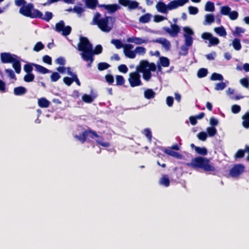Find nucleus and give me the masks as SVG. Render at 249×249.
Segmentation results:
<instances>
[{"mask_svg": "<svg viewBox=\"0 0 249 249\" xmlns=\"http://www.w3.org/2000/svg\"><path fill=\"white\" fill-rule=\"evenodd\" d=\"M246 152V147L244 150L239 149L238 150L234 155V158L235 159H241L244 157L245 153Z\"/></svg>", "mask_w": 249, "mask_h": 249, "instance_id": "nucleus-43", "label": "nucleus"}, {"mask_svg": "<svg viewBox=\"0 0 249 249\" xmlns=\"http://www.w3.org/2000/svg\"><path fill=\"white\" fill-rule=\"evenodd\" d=\"M128 7L129 9H135L138 8L139 3L135 0H129Z\"/></svg>", "mask_w": 249, "mask_h": 249, "instance_id": "nucleus-45", "label": "nucleus"}, {"mask_svg": "<svg viewBox=\"0 0 249 249\" xmlns=\"http://www.w3.org/2000/svg\"><path fill=\"white\" fill-rule=\"evenodd\" d=\"M105 79L107 82L109 84H112L114 81V77L110 74H107L105 76Z\"/></svg>", "mask_w": 249, "mask_h": 249, "instance_id": "nucleus-58", "label": "nucleus"}, {"mask_svg": "<svg viewBox=\"0 0 249 249\" xmlns=\"http://www.w3.org/2000/svg\"><path fill=\"white\" fill-rule=\"evenodd\" d=\"M215 7L214 3L209 1L205 4V10L208 12H213L214 11Z\"/></svg>", "mask_w": 249, "mask_h": 249, "instance_id": "nucleus-31", "label": "nucleus"}, {"mask_svg": "<svg viewBox=\"0 0 249 249\" xmlns=\"http://www.w3.org/2000/svg\"><path fill=\"white\" fill-rule=\"evenodd\" d=\"M156 8L159 12L164 14L168 13L167 5L162 1L158 2L156 6Z\"/></svg>", "mask_w": 249, "mask_h": 249, "instance_id": "nucleus-13", "label": "nucleus"}, {"mask_svg": "<svg viewBox=\"0 0 249 249\" xmlns=\"http://www.w3.org/2000/svg\"><path fill=\"white\" fill-rule=\"evenodd\" d=\"M55 30L58 33H61L64 36L69 35L71 32V28L70 26H65L63 20H60L55 24Z\"/></svg>", "mask_w": 249, "mask_h": 249, "instance_id": "nucleus-7", "label": "nucleus"}, {"mask_svg": "<svg viewBox=\"0 0 249 249\" xmlns=\"http://www.w3.org/2000/svg\"><path fill=\"white\" fill-rule=\"evenodd\" d=\"M0 56L1 62L4 64L11 63L17 57L16 55L9 53H1Z\"/></svg>", "mask_w": 249, "mask_h": 249, "instance_id": "nucleus-10", "label": "nucleus"}, {"mask_svg": "<svg viewBox=\"0 0 249 249\" xmlns=\"http://www.w3.org/2000/svg\"><path fill=\"white\" fill-rule=\"evenodd\" d=\"M27 92V89L25 88L22 86L15 88L14 89V93L16 96L22 95Z\"/></svg>", "mask_w": 249, "mask_h": 249, "instance_id": "nucleus-16", "label": "nucleus"}, {"mask_svg": "<svg viewBox=\"0 0 249 249\" xmlns=\"http://www.w3.org/2000/svg\"><path fill=\"white\" fill-rule=\"evenodd\" d=\"M144 131V135L147 137L148 141L149 142H151L152 140V137L151 131L148 128L145 129Z\"/></svg>", "mask_w": 249, "mask_h": 249, "instance_id": "nucleus-61", "label": "nucleus"}, {"mask_svg": "<svg viewBox=\"0 0 249 249\" xmlns=\"http://www.w3.org/2000/svg\"><path fill=\"white\" fill-rule=\"evenodd\" d=\"M241 110V107L237 105H234L231 107V111L232 113L236 114L239 112Z\"/></svg>", "mask_w": 249, "mask_h": 249, "instance_id": "nucleus-63", "label": "nucleus"}, {"mask_svg": "<svg viewBox=\"0 0 249 249\" xmlns=\"http://www.w3.org/2000/svg\"><path fill=\"white\" fill-rule=\"evenodd\" d=\"M19 13L24 16L32 18H36L40 15L39 10L34 9V5L31 3L22 6L19 9Z\"/></svg>", "mask_w": 249, "mask_h": 249, "instance_id": "nucleus-6", "label": "nucleus"}, {"mask_svg": "<svg viewBox=\"0 0 249 249\" xmlns=\"http://www.w3.org/2000/svg\"><path fill=\"white\" fill-rule=\"evenodd\" d=\"M164 31L168 33L171 36L177 37L180 32V27L176 24L171 25V29L168 27H164Z\"/></svg>", "mask_w": 249, "mask_h": 249, "instance_id": "nucleus-11", "label": "nucleus"}, {"mask_svg": "<svg viewBox=\"0 0 249 249\" xmlns=\"http://www.w3.org/2000/svg\"><path fill=\"white\" fill-rule=\"evenodd\" d=\"M207 132L210 137H213L217 133V130L214 127L211 126L207 127Z\"/></svg>", "mask_w": 249, "mask_h": 249, "instance_id": "nucleus-39", "label": "nucleus"}, {"mask_svg": "<svg viewBox=\"0 0 249 249\" xmlns=\"http://www.w3.org/2000/svg\"><path fill=\"white\" fill-rule=\"evenodd\" d=\"M116 82L117 86H122L124 84L125 80L123 76L117 75L116 76Z\"/></svg>", "mask_w": 249, "mask_h": 249, "instance_id": "nucleus-41", "label": "nucleus"}, {"mask_svg": "<svg viewBox=\"0 0 249 249\" xmlns=\"http://www.w3.org/2000/svg\"><path fill=\"white\" fill-rule=\"evenodd\" d=\"M63 82L68 86H70L73 83V77H64L63 78Z\"/></svg>", "mask_w": 249, "mask_h": 249, "instance_id": "nucleus-55", "label": "nucleus"}, {"mask_svg": "<svg viewBox=\"0 0 249 249\" xmlns=\"http://www.w3.org/2000/svg\"><path fill=\"white\" fill-rule=\"evenodd\" d=\"M189 13L191 15H196L198 12V9L197 7L193 6H190L188 7Z\"/></svg>", "mask_w": 249, "mask_h": 249, "instance_id": "nucleus-57", "label": "nucleus"}, {"mask_svg": "<svg viewBox=\"0 0 249 249\" xmlns=\"http://www.w3.org/2000/svg\"><path fill=\"white\" fill-rule=\"evenodd\" d=\"M151 17L150 14L146 13L140 18L139 21L143 23H148L150 20Z\"/></svg>", "mask_w": 249, "mask_h": 249, "instance_id": "nucleus-28", "label": "nucleus"}, {"mask_svg": "<svg viewBox=\"0 0 249 249\" xmlns=\"http://www.w3.org/2000/svg\"><path fill=\"white\" fill-rule=\"evenodd\" d=\"M50 102L45 98L42 97L38 99V105L41 108H47L49 107Z\"/></svg>", "mask_w": 249, "mask_h": 249, "instance_id": "nucleus-17", "label": "nucleus"}, {"mask_svg": "<svg viewBox=\"0 0 249 249\" xmlns=\"http://www.w3.org/2000/svg\"><path fill=\"white\" fill-rule=\"evenodd\" d=\"M156 71V66L154 63H149L146 60H142L139 65L136 67V71L130 72L128 81L131 87H135L142 85L140 72L142 73L143 78L148 81L151 78V71Z\"/></svg>", "mask_w": 249, "mask_h": 249, "instance_id": "nucleus-1", "label": "nucleus"}, {"mask_svg": "<svg viewBox=\"0 0 249 249\" xmlns=\"http://www.w3.org/2000/svg\"><path fill=\"white\" fill-rule=\"evenodd\" d=\"M86 5L87 8L94 9L98 4V0H85Z\"/></svg>", "mask_w": 249, "mask_h": 249, "instance_id": "nucleus-20", "label": "nucleus"}, {"mask_svg": "<svg viewBox=\"0 0 249 249\" xmlns=\"http://www.w3.org/2000/svg\"><path fill=\"white\" fill-rule=\"evenodd\" d=\"M111 43L115 45V47L117 49H120L122 47H124L123 43L120 39H113L111 41Z\"/></svg>", "mask_w": 249, "mask_h": 249, "instance_id": "nucleus-29", "label": "nucleus"}, {"mask_svg": "<svg viewBox=\"0 0 249 249\" xmlns=\"http://www.w3.org/2000/svg\"><path fill=\"white\" fill-rule=\"evenodd\" d=\"M160 64L163 67H168L170 65L169 59L165 56L160 57Z\"/></svg>", "mask_w": 249, "mask_h": 249, "instance_id": "nucleus-25", "label": "nucleus"}, {"mask_svg": "<svg viewBox=\"0 0 249 249\" xmlns=\"http://www.w3.org/2000/svg\"><path fill=\"white\" fill-rule=\"evenodd\" d=\"M160 184L165 186L168 187L170 185V180L166 175H163L160 180Z\"/></svg>", "mask_w": 249, "mask_h": 249, "instance_id": "nucleus-27", "label": "nucleus"}, {"mask_svg": "<svg viewBox=\"0 0 249 249\" xmlns=\"http://www.w3.org/2000/svg\"><path fill=\"white\" fill-rule=\"evenodd\" d=\"M201 37L204 40L209 41V47L217 45L219 43V40L218 38L213 36V35L208 32H204L201 35Z\"/></svg>", "mask_w": 249, "mask_h": 249, "instance_id": "nucleus-8", "label": "nucleus"}, {"mask_svg": "<svg viewBox=\"0 0 249 249\" xmlns=\"http://www.w3.org/2000/svg\"><path fill=\"white\" fill-rule=\"evenodd\" d=\"M164 152L168 155L175 157L178 159H180L182 158V155L180 154L177 152L173 151L171 149H166L164 150Z\"/></svg>", "mask_w": 249, "mask_h": 249, "instance_id": "nucleus-22", "label": "nucleus"}, {"mask_svg": "<svg viewBox=\"0 0 249 249\" xmlns=\"http://www.w3.org/2000/svg\"><path fill=\"white\" fill-rule=\"evenodd\" d=\"M245 170V166L242 164L235 165L230 171L231 177L236 178L242 174Z\"/></svg>", "mask_w": 249, "mask_h": 249, "instance_id": "nucleus-9", "label": "nucleus"}, {"mask_svg": "<svg viewBox=\"0 0 249 249\" xmlns=\"http://www.w3.org/2000/svg\"><path fill=\"white\" fill-rule=\"evenodd\" d=\"M178 0H174L171 1L167 4L168 10H172L178 7V6H183L182 4Z\"/></svg>", "mask_w": 249, "mask_h": 249, "instance_id": "nucleus-15", "label": "nucleus"}, {"mask_svg": "<svg viewBox=\"0 0 249 249\" xmlns=\"http://www.w3.org/2000/svg\"><path fill=\"white\" fill-rule=\"evenodd\" d=\"M135 54L138 53L140 55H143L145 53L146 49L143 47L138 46L135 49Z\"/></svg>", "mask_w": 249, "mask_h": 249, "instance_id": "nucleus-47", "label": "nucleus"}, {"mask_svg": "<svg viewBox=\"0 0 249 249\" xmlns=\"http://www.w3.org/2000/svg\"><path fill=\"white\" fill-rule=\"evenodd\" d=\"M214 21V17L212 14H208L205 16V21L211 24Z\"/></svg>", "mask_w": 249, "mask_h": 249, "instance_id": "nucleus-46", "label": "nucleus"}, {"mask_svg": "<svg viewBox=\"0 0 249 249\" xmlns=\"http://www.w3.org/2000/svg\"><path fill=\"white\" fill-rule=\"evenodd\" d=\"M120 6L117 4H107V6H106V9L110 13H114L120 9Z\"/></svg>", "mask_w": 249, "mask_h": 249, "instance_id": "nucleus-19", "label": "nucleus"}, {"mask_svg": "<svg viewBox=\"0 0 249 249\" xmlns=\"http://www.w3.org/2000/svg\"><path fill=\"white\" fill-rule=\"evenodd\" d=\"M118 69L120 72L124 73H126L128 71V68L124 64H121L118 67Z\"/></svg>", "mask_w": 249, "mask_h": 249, "instance_id": "nucleus-60", "label": "nucleus"}, {"mask_svg": "<svg viewBox=\"0 0 249 249\" xmlns=\"http://www.w3.org/2000/svg\"><path fill=\"white\" fill-rule=\"evenodd\" d=\"M232 46L234 49L236 51L241 50L242 46L240 43V39L237 38H234L232 41Z\"/></svg>", "mask_w": 249, "mask_h": 249, "instance_id": "nucleus-32", "label": "nucleus"}, {"mask_svg": "<svg viewBox=\"0 0 249 249\" xmlns=\"http://www.w3.org/2000/svg\"><path fill=\"white\" fill-rule=\"evenodd\" d=\"M35 63H27L24 65L23 69L27 73H32L33 70V67H35Z\"/></svg>", "mask_w": 249, "mask_h": 249, "instance_id": "nucleus-30", "label": "nucleus"}, {"mask_svg": "<svg viewBox=\"0 0 249 249\" xmlns=\"http://www.w3.org/2000/svg\"><path fill=\"white\" fill-rule=\"evenodd\" d=\"M88 137H89L92 139H93L94 138H99L96 140V142L103 147H107L109 146V142H103V138L102 137L99 136L95 131L92 130L90 129L84 131L81 135H75L74 136L76 139L79 140L82 143L86 142Z\"/></svg>", "mask_w": 249, "mask_h": 249, "instance_id": "nucleus-5", "label": "nucleus"}, {"mask_svg": "<svg viewBox=\"0 0 249 249\" xmlns=\"http://www.w3.org/2000/svg\"><path fill=\"white\" fill-rule=\"evenodd\" d=\"M186 165L193 169H201L206 172H215V167L211 164L210 160L205 157L198 156L192 159L191 162L185 163Z\"/></svg>", "mask_w": 249, "mask_h": 249, "instance_id": "nucleus-3", "label": "nucleus"}, {"mask_svg": "<svg viewBox=\"0 0 249 249\" xmlns=\"http://www.w3.org/2000/svg\"><path fill=\"white\" fill-rule=\"evenodd\" d=\"M161 45L166 51H169L171 48V43L166 38L163 40Z\"/></svg>", "mask_w": 249, "mask_h": 249, "instance_id": "nucleus-54", "label": "nucleus"}, {"mask_svg": "<svg viewBox=\"0 0 249 249\" xmlns=\"http://www.w3.org/2000/svg\"><path fill=\"white\" fill-rule=\"evenodd\" d=\"M226 87V84L224 82H221L216 84L214 89L216 90H223Z\"/></svg>", "mask_w": 249, "mask_h": 249, "instance_id": "nucleus-51", "label": "nucleus"}, {"mask_svg": "<svg viewBox=\"0 0 249 249\" xmlns=\"http://www.w3.org/2000/svg\"><path fill=\"white\" fill-rule=\"evenodd\" d=\"M82 99L86 103H91L93 101L94 98L89 95L85 94L82 96Z\"/></svg>", "mask_w": 249, "mask_h": 249, "instance_id": "nucleus-38", "label": "nucleus"}, {"mask_svg": "<svg viewBox=\"0 0 249 249\" xmlns=\"http://www.w3.org/2000/svg\"><path fill=\"white\" fill-rule=\"evenodd\" d=\"M155 95V92L152 89H147L144 92V96L147 99H151L154 98Z\"/></svg>", "mask_w": 249, "mask_h": 249, "instance_id": "nucleus-24", "label": "nucleus"}, {"mask_svg": "<svg viewBox=\"0 0 249 249\" xmlns=\"http://www.w3.org/2000/svg\"><path fill=\"white\" fill-rule=\"evenodd\" d=\"M35 70L40 73L46 74L51 72V71L48 69L44 67L43 66L35 63Z\"/></svg>", "mask_w": 249, "mask_h": 249, "instance_id": "nucleus-18", "label": "nucleus"}, {"mask_svg": "<svg viewBox=\"0 0 249 249\" xmlns=\"http://www.w3.org/2000/svg\"><path fill=\"white\" fill-rule=\"evenodd\" d=\"M243 121L242 122L243 126L246 128H249V112H246L245 115L242 116Z\"/></svg>", "mask_w": 249, "mask_h": 249, "instance_id": "nucleus-26", "label": "nucleus"}, {"mask_svg": "<svg viewBox=\"0 0 249 249\" xmlns=\"http://www.w3.org/2000/svg\"><path fill=\"white\" fill-rule=\"evenodd\" d=\"M35 79V75L32 73H27L24 75L23 79L25 82L29 83L34 81Z\"/></svg>", "mask_w": 249, "mask_h": 249, "instance_id": "nucleus-35", "label": "nucleus"}, {"mask_svg": "<svg viewBox=\"0 0 249 249\" xmlns=\"http://www.w3.org/2000/svg\"><path fill=\"white\" fill-rule=\"evenodd\" d=\"M44 48V46L41 42H37L34 47V50L36 52H39Z\"/></svg>", "mask_w": 249, "mask_h": 249, "instance_id": "nucleus-50", "label": "nucleus"}, {"mask_svg": "<svg viewBox=\"0 0 249 249\" xmlns=\"http://www.w3.org/2000/svg\"><path fill=\"white\" fill-rule=\"evenodd\" d=\"M241 84L246 89L249 88V82L247 78H243L240 80Z\"/></svg>", "mask_w": 249, "mask_h": 249, "instance_id": "nucleus-56", "label": "nucleus"}, {"mask_svg": "<svg viewBox=\"0 0 249 249\" xmlns=\"http://www.w3.org/2000/svg\"><path fill=\"white\" fill-rule=\"evenodd\" d=\"M133 47V46L131 44H126L124 45V53L125 55L129 58L133 59L136 57L135 50H131Z\"/></svg>", "mask_w": 249, "mask_h": 249, "instance_id": "nucleus-12", "label": "nucleus"}, {"mask_svg": "<svg viewBox=\"0 0 249 249\" xmlns=\"http://www.w3.org/2000/svg\"><path fill=\"white\" fill-rule=\"evenodd\" d=\"M51 80L52 82L58 81L61 77L60 74L57 72H53L51 76Z\"/></svg>", "mask_w": 249, "mask_h": 249, "instance_id": "nucleus-48", "label": "nucleus"}, {"mask_svg": "<svg viewBox=\"0 0 249 249\" xmlns=\"http://www.w3.org/2000/svg\"><path fill=\"white\" fill-rule=\"evenodd\" d=\"M228 16L231 20H234L238 18V13L236 11H231Z\"/></svg>", "mask_w": 249, "mask_h": 249, "instance_id": "nucleus-52", "label": "nucleus"}, {"mask_svg": "<svg viewBox=\"0 0 249 249\" xmlns=\"http://www.w3.org/2000/svg\"><path fill=\"white\" fill-rule=\"evenodd\" d=\"M40 15L36 18L41 19L46 22H49L53 18V14L52 12L47 11L45 13V16H43L42 13L39 11Z\"/></svg>", "mask_w": 249, "mask_h": 249, "instance_id": "nucleus-14", "label": "nucleus"}, {"mask_svg": "<svg viewBox=\"0 0 249 249\" xmlns=\"http://www.w3.org/2000/svg\"><path fill=\"white\" fill-rule=\"evenodd\" d=\"M208 136L207 133L202 131L197 134L198 139L202 141H205Z\"/></svg>", "mask_w": 249, "mask_h": 249, "instance_id": "nucleus-49", "label": "nucleus"}, {"mask_svg": "<svg viewBox=\"0 0 249 249\" xmlns=\"http://www.w3.org/2000/svg\"><path fill=\"white\" fill-rule=\"evenodd\" d=\"M78 49L82 52L81 55L82 59L85 61L89 62L87 65L88 67H91V64L94 60L93 55L100 54L103 51V48L101 45H96L94 50H93L92 45L86 37L84 36H81L80 38Z\"/></svg>", "mask_w": 249, "mask_h": 249, "instance_id": "nucleus-2", "label": "nucleus"}, {"mask_svg": "<svg viewBox=\"0 0 249 249\" xmlns=\"http://www.w3.org/2000/svg\"><path fill=\"white\" fill-rule=\"evenodd\" d=\"M231 11V8L228 6H223L221 7L220 13L222 15L229 16Z\"/></svg>", "mask_w": 249, "mask_h": 249, "instance_id": "nucleus-36", "label": "nucleus"}, {"mask_svg": "<svg viewBox=\"0 0 249 249\" xmlns=\"http://www.w3.org/2000/svg\"><path fill=\"white\" fill-rule=\"evenodd\" d=\"M208 70L205 68H201L199 69L197 73V76L198 78H203L208 74Z\"/></svg>", "mask_w": 249, "mask_h": 249, "instance_id": "nucleus-33", "label": "nucleus"}, {"mask_svg": "<svg viewBox=\"0 0 249 249\" xmlns=\"http://www.w3.org/2000/svg\"><path fill=\"white\" fill-rule=\"evenodd\" d=\"M101 16L99 13L97 12L93 18L92 24L97 25L103 32H110L112 29V26H108L109 20L113 22L115 21V18L112 17H106L104 18H100Z\"/></svg>", "mask_w": 249, "mask_h": 249, "instance_id": "nucleus-4", "label": "nucleus"}, {"mask_svg": "<svg viewBox=\"0 0 249 249\" xmlns=\"http://www.w3.org/2000/svg\"><path fill=\"white\" fill-rule=\"evenodd\" d=\"M185 38V44L188 46L190 47L192 46L193 42V39L191 36H188L187 35H184Z\"/></svg>", "mask_w": 249, "mask_h": 249, "instance_id": "nucleus-40", "label": "nucleus"}, {"mask_svg": "<svg viewBox=\"0 0 249 249\" xmlns=\"http://www.w3.org/2000/svg\"><path fill=\"white\" fill-rule=\"evenodd\" d=\"M73 11L77 13L79 15H81L84 11V9L81 7L74 6L73 9Z\"/></svg>", "mask_w": 249, "mask_h": 249, "instance_id": "nucleus-59", "label": "nucleus"}, {"mask_svg": "<svg viewBox=\"0 0 249 249\" xmlns=\"http://www.w3.org/2000/svg\"><path fill=\"white\" fill-rule=\"evenodd\" d=\"M11 63L13 64L12 66L14 69L17 73H19L21 71V63L19 60L16 58L14 59V61Z\"/></svg>", "mask_w": 249, "mask_h": 249, "instance_id": "nucleus-21", "label": "nucleus"}, {"mask_svg": "<svg viewBox=\"0 0 249 249\" xmlns=\"http://www.w3.org/2000/svg\"><path fill=\"white\" fill-rule=\"evenodd\" d=\"M210 79L213 81H222L223 80V77L221 74L214 72L212 73Z\"/></svg>", "mask_w": 249, "mask_h": 249, "instance_id": "nucleus-37", "label": "nucleus"}, {"mask_svg": "<svg viewBox=\"0 0 249 249\" xmlns=\"http://www.w3.org/2000/svg\"><path fill=\"white\" fill-rule=\"evenodd\" d=\"M110 67V65L106 62H100L98 64V69L99 71H104Z\"/></svg>", "mask_w": 249, "mask_h": 249, "instance_id": "nucleus-42", "label": "nucleus"}, {"mask_svg": "<svg viewBox=\"0 0 249 249\" xmlns=\"http://www.w3.org/2000/svg\"><path fill=\"white\" fill-rule=\"evenodd\" d=\"M183 31L185 32L184 35H187L188 36H191L194 34V32L192 30L188 27H184Z\"/></svg>", "mask_w": 249, "mask_h": 249, "instance_id": "nucleus-64", "label": "nucleus"}, {"mask_svg": "<svg viewBox=\"0 0 249 249\" xmlns=\"http://www.w3.org/2000/svg\"><path fill=\"white\" fill-rule=\"evenodd\" d=\"M195 151L197 154L202 156H206L208 154L207 149L205 147L198 146L197 147H195Z\"/></svg>", "mask_w": 249, "mask_h": 249, "instance_id": "nucleus-34", "label": "nucleus"}, {"mask_svg": "<svg viewBox=\"0 0 249 249\" xmlns=\"http://www.w3.org/2000/svg\"><path fill=\"white\" fill-rule=\"evenodd\" d=\"M42 61L44 63H46L48 65H52V57L48 55H45L43 56Z\"/></svg>", "mask_w": 249, "mask_h": 249, "instance_id": "nucleus-53", "label": "nucleus"}, {"mask_svg": "<svg viewBox=\"0 0 249 249\" xmlns=\"http://www.w3.org/2000/svg\"><path fill=\"white\" fill-rule=\"evenodd\" d=\"M214 31L220 36H225L227 35L226 30L223 26L215 27Z\"/></svg>", "mask_w": 249, "mask_h": 249, "instance_id": "nucleus-23", "label": "nucleus"}, {"mask_svg": "<svg viewBox=\"0 0 249 249\" xmlns=\"http://www.w3.org/2000/svg\"><path fill=\"white\" fill-rule=\"evenodd\" d=\"M166 18L162 16L156 15L154 17V21L155 22H160L165 20Z\"/></svg>", "mask_w": 249, "mask_h": 249, "instance_id": "nucleus-62", "label": "nucleus"}, {"mask_svg": "<svg viewBox=\"0 0 249 249\" xmlns=\"http://www.w3.org/2000/svg\"><path fill=\"white\" fill-rule=\"evenodd\" d=\"M5 72L7 74L10 79L15 80L17 79L16 75L12 70L10 69H5Z\"/></svg>", "mask_w": 249, "mask_h": 249, "instance_id": "nucleus-44", "label": "nucleus"}]
</instances>
